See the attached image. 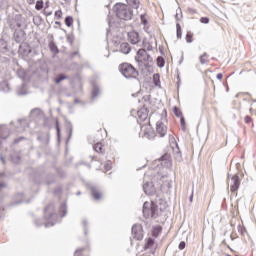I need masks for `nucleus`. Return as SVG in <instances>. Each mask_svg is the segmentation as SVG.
Masks as SVG:
<instances>
[{
  "instance_id": "nucleus-1",
  "label": "nucleus",
  "mask_w": 256,
  "mask_h": 256,
  "mask_svg": "<svg viewBox=\"0 0 256 256\" xmlns=\"http://www.w3.org/2000/svg\"><path fill=\"white\" fill-rule=\"evenodd\" d=\"M44 219L45 221H47V223L43 222L42 219H36L34 221V225L36 227H42V225H44V227L47 228V227H53V225H55V223L59 221V214L55 212V204L50 203L45 207Z\"/></svg>"
},
{
  "instance_id": "nucleus-2",
  "label": "nucleus",
  "mask_w": 256,
  "mask_h": 256,
  "mask_svg": "<svg viewBox=\"0 0 256 256\" xmlns=\"http://www.w3.org/2000/svg\"><path fill=\"white\" fill-rule=\"evenodd\" d=\"M113 11L122 21H131L133 19V8L131 6L118 2L113 6Z\"/></svg>"
},
{
  "instance_id": "nucleus-3",
  "label": "nucleus",
  "mask_w": 256,
  "mask_h": 256,
  "mask_svg": "<svg viewBox=\"0 0 256 256\" xmlns=\"http://www.w3.org/2000/svg\"><path fill=\"white\" fill-rule=\"evenodd\" d=\"M142 213L145 219H149V217L157 219V217H161V215H163V209L159 208V206H157L153 201H151V203L146 201L143 204Z\"/></svg>"
},
{
  "instance_id": "nucleus-4",
  "label": "nucleus",
  "mask_w": 256,
  "mask_h": 256,
  "mask_svg": "<svg viewBox=\"0 0 256 256\" xmlns=\"http://www.w3.org/2000/svg\"><path fill=\"white\" fill-rule=\"evenodd\" d=\"M119 71L125 79H137L139 77V71L130 63L120 64Z\"/></svg>"
},
{
  "instance_id": "nucleus-5",
  "label": "nucleus",
  "mask_w": 256,
  "mask_h": 256,
  "mask_svg": "<svg viewBox=\"0 0 256 256\" xmlns=\"http://www.w3.org/2000/svg\"><path fill=\"white\" fill-rule=\"evenodd\" d=\"M132 236L136 241L143 240V226L141 224H134L132 226Z\"/></svg>"
},
{
  "instance_id": "nucleus-6",
  "label": "nucleus",
  "mask_w": 256,
  "mask_h": 256,
  "mask_svg": "<svg viewBox=\"0 0 256 256\" xmlns=\"http://www.w3.org/2000/svg\"><path fill=\"white\" fill-rule=\"evenodd\" d=\"M230 185V191L232 193H235L236 191H239V187L241 186V178H239L238 174H235L231 177V180L229 181Z\"/></svg>"
},
{
  "instance_id": "nucleus-7",
  "label": "nucleus",
  "mask_w": 256,
  "mask_h": 256,
  "mask_svg": "<svg viewBox=\"0 0 256 256\" xmlns=\"http://www.w3.org/2000/svg\"><path fill=\"white\" fill-rule=\"evenodd\" d=\"M32 52H33V49L29 44L27 43L20 44L18 49L19 55H22L23 57H29V55H31Z\"/></svg>"
},
{
  "instance_id": "nucleus-8",
  "label": "nucleus",
  "mask_w": 256,
  "mask_h": 256,
  "mask_svg": "<svg viewBox=\"0 0 256 256\" xmlns=\"http://www.w3.org/2000/svg\"><path fill=\"white\" fill-rule=\"evenodd\" d=\"M128 41L132 45H139V43H141V37L139 36V32H128Z\"/></svg>"
},
{
  "instance_id": "nucleus-9",
  "label": "nucleus",
  "mask_w": 256,
  "mask_h": 256,
  "mask_svg": "<svg viewBox=\"0 0 256 256\" xmlns=\"http://www.w3.org/2000/svg\"><path fill=\"white\" fill-rule=\"evenodd\" d=\"M156 132L160 137H165L167 135V126L162 121H158L156 123Z\"/></svg>"
},
{
  "instance_id": "nucleus-10",
  "label": "nucleus",
  "mask_w": 256,
  "mask_h": 256,
  "mask_svg": "<svg viewBox=\"0 0 256 256\" xmlns=\"http://www.w3.org/2000/svg\"><path fill=\"white\" fill-rule=\"evenodd\" d=\"M0 53L2 55L11 54V48H9V43H7V41H5L4 39H0Z\"/></svg>"
},
{
  "instance_id": "nucleus-11",
  "label": "nucleus",
  "mask_w": 256,
  "mask_h": 256,
  "mask_svg": "<svg viewBox=\"0 0 256 256\" xmlns=\"http://www.w3.org/2000/svg\"><path fill=\"white\" fill-rule=\"evenodd\" d=\"M143 191L146 195H155V185H153V182H145Z\"/></svg>"
},
{
  "instance_id": "nucleus-12",
  "label": "nucleus",
  "mask_w": 256,
  "mask_h": 256,
  "mask_svg": "<svg viewBox=\"0 0 256 256\" xmlns=\"http://www.w3.org/2000/svg\"><path fill=\"white\" fill-rule=\"evenodd\" d=\"M17 123H18V126H17L18 133H22V131H25L27 128H29V122H27V119H18Z\"/></svg>"
},
{
  "instance_id": "nucleus-13",
  "label": "nucleus",
  "mask_w": 256,
  "mask_h": 256,
  "mask_svg": "<svg viewBox=\"0 0 256 256\" xmlns=\"http://www.w3.org/2000/svg\"><path fill=\"white\" fill-rule=\"evenodd\" d=\"M141 131L144 132V137H147L148 139H153V137H155L153 135V130H151V124L141 126Z\"/></svg>"
},
{
  "instance_id": "nucleus-14",
  "label": "nucleus",
  "mask_w": 256,
  "mask_h": 256,
  "mask_svg": "<svg viewBox=\"0 0 256 256\" xmlns=\"http://www.w3.org/2000/svg\"><path fill=\"white\" fill-rule=\"evenodd\" d=\"M90 193L96 201H99L101 199V192L99 191V187L92 185L90 186Z\"/></svg>"
},
{
  "instance_id": "nucleus-15",
  "label": "nucleus",
  "mask_w": 256,
  "mask_h": 256,
  "mask_svg": "<svg viewBox=\"0 0 256 256\" xmlns=\"http://www.w3.org/2000/svg\"><path fill=\"white\" fill-rule=\"evenodd\" d=\"M30 117L32 119H45V116L43 115V112H41V109L39 108H34L30 111Z\"/></svg>"
},
{
  "instance_id": "nucleus-16",
  "label": "nucleus",
  "mask_w": 256,
  "mask_h": 256,
  "mask_svg": "<svg viewBox=\"0 0 256 256\" xmlns=\"http://www.w3.org/2000/svg\"><path fill=\"white\" fill-rule=\"evenodd\" d=\"M92 100L95 101L97 97H99V94L101 93V90L99 89V85L92 83Z\"/></svg>"
},
{
  "instance_id": "nucleus-17",
  "label": "nucleus",
  "mask_w": 256,
  "mask_h": 256,
  "mask_svg": "<svg viewBox=\"0 0 256 256\" xmlns=\"http://www.w3.org/2000/svg\"><path fill=\"white\" fill-rule=\"evenodd\" d=\"M48 47L53 55H59V47H57L55 41L51 40L48 44Z\"/></svg>"
},
{
  "instance_id": "nucleus-18",
  "label": "nucleus",
  "mask_w": 256,
  "mask_h": 256,
  "mask_svg": "<svg viewBox=\"0 0 256 256\" xmlns=\"http://www.w3.org/2000/svg\"><path fill=\"white\" fill-rule=\"evenodd\" d=\"M120 51L121 53H124V55H129L131 53V45L127 42L122 43L120 45Z\"/></svg>"
},
{
  "instance_id": "nucleus-19",
  "label": "nucleus",
  "mask_w": 256,
  "mask_h": 256,
  "mask_svg": "<svg viewBox=\"0 0 256 256\" xmlns=\"http://www.w3.org/2000/svg\"><path fill=\"white\" fill-rule=\"evenodd\" d=\"M9 128H7V126L2 125L0 126V139H7V137H9Z\"/></svg>"
},
{
  "instance_id": "nucleus-20",
  "label": "nucleus",
  "mask_w": 256,
  "mask_h": 256,
  "mask_svg": "<svg viewBox=\"0 0 256 256\" xmlns=\"http://www.w3.org/2000/svg\"><path fill=\"white\" fill-rule=\"evenodd\" d=\"M36 73H38V77H47L49 74V69L41 66L40 68H37Z\"/></svg>"
},
{
  "instance_id": "nucleus-21",
  "label": "nucleus",
  "mask_w": 256,
  "mask_h": 256,
  "mask_svg": "<svg viewBox=\"0 0 256 256\" xmlns=\"http://www.w3.org/2000/svg\"><path fill=\"white\" fill-rule=\"evenodd\" d=\"M66 129L68 131L67 142H69V139H71V137H73V124L71 123V121L66 122Z\"/></svg>"
},
{
  "instance_id": "nucleus-22",
  "label": "nucleus",
  "mask_w": 256,
  "mask_h": 256,
  "mask_svg": "<svg viewBox=\"0 0 256 256\" xmlns=\"http://www.w3.org/2000/svg\"><path fill=\"white\" fill-rule=\"evenodd\" d=\"M65 79H69V77L63 73H60L54 78V82L56 85H59V83H61V81H65Z\"/></svg>"
},
{
  "instance_id": "nucleus-23",
  "label": "nucleus",
  "mask_w": 256,
  "mask_h": 256,
  "mask_svg": "<svg viewBox=\"0 0 256 256\" xmlns=\"http://www.w3.org/2000/svg\"><path fill=\"white\" fill-rule=\"evenodd\" d=\"M59 212L61 213V217H65L67 215V202L60 204Z\"/></svg>"
},
{
  "instance_id": "nucleus-24",
  "label": "nucleus",
  "mask_w": 256,
  "mask_h": 256,
  "mask_svg": "<svg viewBox=\"0 0 256 256\" xmlns=\"http://www.w3.org/2000/svg\"><path fill=\"white\" fill-rule=\"evenodd\" d=\"M0 89L4 91V93H9V91L11 90V88L9 87V82H7V80L2 81V83L0 84Z\"/></svg>"
},
{
  "instance_id": "nucleus-25",
  "label": "nucleus",
  "mask_w": 256,
  "mask_h": 256,
  "mask_svg": "<svg viewBox=\"0 0 256 256\" xmlns=\"http://www.w3.org/2000/svg\"><path fill=\"white\" fill-rule=\"evenodd\" d=\"M26 85L25 83H22L21 86L19 88H17V95H27V89H25Z\"/></svg>"
},
{
  "instance_id": "nucleus-26",
  "label": "nucleus",
  "mask_w": 256,
  "mask_h": 256,
  "mask_svg": "<svg viewBox=\"0 0 256 256\" xmlns=\"http://www.w3.org/2000/svg\"><path fill=\"white\" fill-rule=\"evenodd\" d=\"M182 36H183V30L181 28V24L176 23V37L177 39H181Z\"/></svg>"
},
{
  "instance_id": "nucleus-27",
  "label": "nucleus",
  "mask_w": 256,
  "mask_h": 256,
  "mask_svg": "<svg viewBox=\"0 0 256 256\" xmlns=\"http://www.w3.org/2000/svg\"><path fill=\"white\" fill-rule=\"evenodd\" d=\"M161 231H163V228H161V226H155L152 229V235L154 237H159V234L161 233Z\"/></svg>"
},
{
  "instance_id": "nucleus-28",
  "label": "nucleus",
  "mask_w": 256,
  "mask_h": 256,
  "mask_svg": "<svg viewBox=\"0 0 256 256\" xmlns=\"http://www.w3.org/2000/svg\"><path fill=\"white\" fill-rule=\"evenodd\" d=\"M53 183H55V175L48 174L46 178V185H53Z\"/></svg>"
},
{
  "instance_id": "nucleus-29",
  "label": "nucleus",
  "mask_w": 256,
  "mask_h": 256,
  "mask_svg": "<svg viewBox=\"0 0 256 256\" xmlns=\"http://www.w3.org/2000/svg\"><path fill=\"white\" fill-rule=\"evenodd\" d=\"M152 245H155V239H153V238H148V239L146 240L144 249H150V247H151Z\"/></svg>"
},
{
  "instance_id": "nucleus-30",
  "label": "nucleus",
  "mask_w": 256,
  "mask_h": 256,
  "mask_svg": "<svg viewBox=\"0 0 256 256\" xmlns=\"http://www.w3.org/2000/svg\"><path fill=\"white\" fill-rule=\"evenodd\" d=\"M93 149L96 153H103V144L98 142L93 146Z\"/></svg>"
},
{
  "instance_id": "nucleus-31",
  "label": "nucleus",
  "mask_w": 256,
  "mask_h": 256,
  "mask_svg": "<svg viewBox=\"0 0 256 256\" xmlns=\"http://www.w3.org/2000/svg\"><path fill=\"white\" fill-rule=\"evenodd\" d=\"M64 23L67 27H73V16H67Z\"/></svg>"
},
{
  "instance_id": "nucleus-32",
  "label": "nucleus",
  "mask_w": 256,
  "mask_h": 256,
  "mask_svg": "<svg viewBox=\"0 0 256 256\" xmlns=\"http://www.w3.org/2000/svg\"><path fill=\"white\" fill-rule=\"evenodd\" d=\"M16 75H17V77H19V79L25 80V77H26L27 74L25 73V70L18 69L16 71Z\"/></svg>"
},
{
  "instance_id": "nucleus-33",
  "label": "nucleus",
  "mask_w": 256,
  "mask_h": 256,
  "mask_svg": "<svg viewBox=\"0 0 256 256\" xmlns=\"http://www.w3.org/2000/svg\"><path fill=\"white\" fill-rule=\"evenodd\" d=\"M173 113H174V115H175L176 117H178V118L183 117V112H182L181 109H179V107H177V106H174V108H173Z\"/></svg>"
},
{
  "instance_id": "nucleus-34",
  "label": "nucleus",
  "mask_w": 256,
  "mask_h": 256,
  "mask_svg": "<svg viewBox=\"0 0 256 256\" xmlns=\"http://www.w3.org/2000/svg\"><path fill=\"white\" fill-rule=\"evenodd\" d=\"M82 225L84 227V235L88 236L89 235V228H88L89 222L87 221V219H84L82 221Z\"/></svg>"
},
{
  "instance_id": "nucleus-35",
  "label": "nucleus",
  "mask_w": 256,
  "mask_h": 256,
  "mask_svg": "<svg viewBox=\"0 0 256 256\" xmlns=\"http://www.w3.org/2000/svg\"><path fill=\"white\" fill-rule=\"evenodd\" d=\"M157 66L162 69V67H165V58L164 57H161L159 56L157 58Z\"/></svg>"
},
{
  "instance_id": "nucleus-36",
  "label": "nucleus",
  "mask_w": 256,
  "mask_h": 256,
  "mask_svg": "<svg viewBox=\"0 0 256 256\" xmlns=\"http://www.w3.org/2000/svg\"><path fill=\"white\" fill-rule=\"evenodd\" d=\"M5 217V208H3V198L0 197V219Z\"/></svg>"
},
{
  "instance_id": "nucleus-37",
  "label": "nucleus",
  "mask_w": 256,
  "mask_h": 256,
  "mask_svg": "<svg viewBox=\"0 0 256 256\" xmlns=\"http://www.w3.org/2000/svg\"><path fill=\"white\" fill-rule=\"evenodd\" d=\"M44 7V2L43 0H38L36 1V5H35V10L36 11H41Z\"/></svg>"
},
{
  "instance_id": "nucleus-38",
  "label": "nucleus",
  "mask_w": 256,
  "mask_h": 256,
  "mask_svg": "<svg viewBox=\"0 0 256 256\" xmlns=\"http://www.w3.org/2000/svg\"><path fill=\"white\" fill-rule=\"evenodd\" d=\"M10 159L12 163H15L16 165L21 162V156L19 155H12Z\"/></svg>"
},
{
  "instance_id": "nucleus-39",
  "label": "nucleus",
  "mask_w": 256,
  "mask_h": 256,
  "mask_svg": "<svg viewBox=\"0 0 256 256\" xmlns=\"http://www.w3.org/2000/svg\"><path fill=\"white\" fill-rule=\"evenodd\" d=\"M153 81H154V85L156 87H159V85L161 84V81L159 80V74H154L153 75Z\"/></svg>"
},
{
  "instance_id": "nucleus-40",
  "label": "nucleus",
  "mask_w": 256,
  "mask_h": 256,
  "mask_svg": "<svg viewBox=\"0 0 256 256\" xmlns=\"http://www.w3.org/2000/svg\"><path fill=\"white\" fill-rule=\"evenodd\" d=\"M137 55H138V57H143V59H145V57H146V55H147V50H145V49H139V50L137 51Z\"/></svg>"
},
{
  "instance_id": "nucleus-41",
  "label": "nucleus",
  "mask_w": 256,
  "mask_h": 256,
  "mask_svg": "<svg viewBox=\"0 0 256 256\" xmlns=\"http://www.w3.org/2000/svg\"><path fill=\"white\" fill-rule=\"evenodd\" d=\"M186 42L187 43H193V33L187 32V34H186Z\"/></svg>"
},
{
  "instance_id": "nucleus-42",
  "label": "nucleus",
  "mask_w": 256,
  "mask_h": 256,
  "mask_svg": "<svg viewBox=\"0 0 256 256\" xmlns=\"http://www.w3.org/2000/svg\"><path fill=\"white\" fill-rule=\"evenodd\" d=\"M56 132H57V139H61V128L59 127V121H56Z\"/></svg>"
},
{
  "instance_id": "nucleus-43",
  "label": "nucleus",
  "mask_w": 256,
  "mask_h": 256,
  "mask_svg": "<svg viewBox=\"0 0 256 256\" xmlns=\"http://www.w3.org/2000/svg\"><path fill=\"white\" fill-rule=\"evenodd\" d=\"M180 124H181V127H182V131H186V123H185V117L184 116H181L180 117Z\"/></svg>"
},
{
  "instance_id": "nucleus-44",
  "label": "nucleus",
  "mask_w": 256,
  "mask_h": 256,
  "mask_svg": "<svg viewBox=\"0 0 256 256\" xmlns=\"http://www.w3.org/2000/svg\"><path fill=\"white\" fill-rule=\"evenodd\" d=\"M170 157L171 156L168 153H166V154H163L158 160L159 161H169Z\"/></svg>"
},
{
  "instance_id": "nucleus-45",
  "label": "nucleus",
  "mask_w": 256,
  "mask_h": 256,
  "mask_svg": "<svg viewBox=\"0 0 256 256\" xmlns=\"http://www.w3.org/2000/svg\"><path fill=\"white\" fill-rule=\"evenodd\" d=\"M141 23L142 25H147L149 22L147 21V18H145V14L140 15Z\"/></svg>"
},
{
  "instance_id": "nucleus-46",
  "label": "nucleus",
  "mask_w": 256,
  "mask_h": 256,
  "mask_svg": "<svg viewBox=\"0 0 256 256\" xmlns=\"http://www.w3.org/2000/svg\"><path fill=\"white\" fill-rule=\"evenodd\" d=\"M128 4H132L135 6V9L139 8V5H137V0H126Z\"/></svg>"
},
{
  "instance_id": "nucleus-47",
  "label": "nucleus",
  "mask_w": 256,
  "mask_h": 256,
  "mask_svg": "<svg viewBox=\"0 0 256 256\" xmlns=\"http://www.w3.org/2000/svg\"><path fill=\"white\" fill-rule=\"evenodd\" d=\"M83 251H85V248H78L75 251L74 256H81V253H83Z\"/></svg>"
},
{
  "instance_id": "nucleus-48",
  "label": "nucleus",
  "mask_w": 256,
  "mask_h": 256,
  "mask_svg": "<svg viewBox=\"0 0 256 256\" xmlns=\"http://www.w3.org/2000/svg\"><path fill=\"white\" fill-rule=\"evenodd\" d=\"M200 23H203L204 25H207L209 23V17H201Z\"/></svg>"
},
{
  "instance_id": "nucleus-49",
  "label": "nucleus",
  "mask_w": 256,
  "mask_h": 256,
  "mask_svg": "<svg viewBox=\"0 0 256 256\" xmlns=\"http://www.w3.org/2000/svg\"><path fill=\"white\" fill-rule=\"evenodd\" d=\"M55 17H56L57 19H62V17H63V12H62L61 10L56 11V12H55Z\"/></svg>"
},
{
  "instance_id": "nucleus-50",
  "label": "nucleus",
  "mask_w": 256,
  "mask_h": 256,
  "mask_svg": "<svg viewBox=\"0 0 256 256\" xmlns=\"http://www.w3.org/2000/svg\"><path fill=\"white\" fill-rule=\"evenodd\" d=\"M104 168L106 171H111L112 166H111V161H107L106 164L104 165Z\"/></svg>"
},
{
  "instance_id": "nucleus-51",
  "label": "nucleus",
  "mask_w": 256,
  "mask_h": 256,
  "mask_svg": "<svg viewBox=\"0 0 256 256\" xmlns=\"http://www.w3.org/2000/svg\"><path fill=\"white\" fill-rule=\"evenodd\" d=\"M200 63L201 65H206V63H209V59H206L203 56H200Z\"/></svg>"
},
{
  "instance_id": "nucleus-52",
  "label": "nucleus",
  "mask_w": 256,
  "mask_h": 256,
  "mask_svg": "<svg viewBox=\"0 0 256 256\" xmlns=\"http://www.w3.org/2000/svg\"><path fill=\"white\" fill-rule=\"evenodd\" d=\"M185 247H186L185 241H181L178 245V248L180 249V251H183V249H185Z\"/></svg>"
},
{
  "instance_id": "nucleus-53",
  "label": "nucleus",
  "mask_w": 256,
  "mask_h": 256,
  "mask_svg": "<svg viewBox=\"0 0 256 256\" xmlns=\"http://www.w3.org/2000/svg\"><path fill=\"white\" fill-rule=\"evenodd\" d=\"M244 121H245V123H247V125H249V123H251V121H253V119H251V116H245Z\"/></svg>"
},
{
  "instance_id": "nucleus-54",
  "label": "nucleus",
  "mask_w": 256,
  "mask_h": 256,
  "mask_svg": "<svg viewBox=\"0 0 256 256\" xmlns=\"http://www.w3.org/2000/svg\"><path fill=\"white\" fill-rule=\"evenodd\" d=\"M23 139H25L24 137H20L14 140V145H17L18 143H21V141H23Z\"/></svg>"
},
{
  "instance_id": "nucleus-55",
  "label": "nucleus",
  "mask_w": 256,
  "mask_h": 256,
  "mask_svg": "<svg viewBox=\"0 0 256 256\" xmlns=\"http://www.w3.org/2000/svg\"><path fill=\"white\" fill-rule=\"evenodd\" d=\"M77 55H79V51L72 52L70 54V57H71V59H75V57H77Z\"/></svg>"
},
{
  "instance_id": "nucleus-56",
  "label": "nucleus",
  "mask_w": 256,
  "mask_h": 256,
  "mask_svg": "<svg viewBox=\"0 0 256 256\" xmlns=\"http://www.w3.org/2000/svg\"><path fill=\"white\" fill-rule=\"evenodd\" d=\"M176 153H177V157H179L181 159V150L179 149V145L176 144Z\"/></svg>"
},
{
  "instance_id": "nucleus-57",
  "label": "nucleus",
  "mask_w": 256,
  "mask_h": 256,
  "mask_svg": "<svg viewBox=\"0 0 256 256\" xmlns=\"http://www.w3.org/2000/svg\"><path fill=\"white\" fill-rule=\"evenodd\" d=\"M216 79H218V81H221V79H223V73H218L216 75Z\"/></svg>"
},
{
  "instance_id": "nucleus-58",
  "label": "nucleus",
  "mask_w": 256,
  "mask_h": 256,
  "mask_svg": "<svg viewBox=\"0 0 256 256\" xmlns=\"http://www.w3.org/2000/svg\"><path fill=\"white\" fill-rule=\"evenodd\" d=\"M14 37H15V41L17 43H19L21 41V39H19V33H15Z\"/></svg>"
},
{
  "instance_id": "nucleus-59",
  "label": "nucleus",
  "mask_w": 256,
  "mask_h": 256,
  "mask_svg": "<svg viewBox=\"0 0 256 256\" xmlns=\"http://www.w3.org/2000/svg\"><path fill=\"white\" fill-rule=\"evenodd\" d=\"M175 19L176 21H181V18H179V10H176Z\"/></svg>"
},
{
  "instance_id": "nucleus-60",
  "label": "nucleus",
  "mask_w": 256,
  "mask_h": 256,
  "mask_svg": "<svg viewBox=\"0 0 256 256\" xmlns=\"http://www.w3.org/2000/svg\"><path fill=\"white\" fill-rule=\"evenodd\" d=\"M5 187H7V184L5 182H1L0 183V191H1V189H5Z\"/></svg>"
},
{
  "instance_id": "nucleus-61",
  "label": "nucleus",
  "mask_w": 256,
  "mask_h": 256,
  "mask_svg": "<svg viewBox=\"0 0 256 256\" xmlns=\"http://www.w3.org/2000/svg\"><path fill=\"white\" fill-rule=\"evenodd\" d=\"M5 7V0H0V9H3Z\"/></svg>"
},
{
  "instance_id": "nucleus-62",
  "label": "nucleus",
  "mask_w": 256,
  "mask_h": 256,
  "mask_svg": "<svg viewBox=\"0 0 256 256\" xmlns=\"http://www.w3.org/2000/svg\"><path fill=\"white\" fill-rule=\"evenodd\" d=\"M143 59L145 61H149L151 59V55L147 54Z\"/></svg>"
},
{
  "instance_id": "nucleus-63",
  "label": "nucleus",
  "mask_w": 256,
  "mask_h": 256,
  "mask_svg": "<svg viewBox=\"0 0 256 256\" xmlns=\"http://www.w3.org/2000/svg\"><path fill=\"white\" fill-rule=\"evenodd\" d=\"M67 41L68 43L73 44V38H71V36H67Z\"/></svg>"
},
{
  "instance_id": "nucleus-64",
  "label": "nucleus",
  "mask_w": 256,
  "mask_h": 256,
  "mask_svg": "<svg viewBox=\"0 0 256 256\" xmlns=\"http://www.w3.org/2000/svg\"><path fill=\"white\" fill-rule=\"evenodd\" d=\"M21 203H23V200L16 201L12 205H21Z\"/></svg>"
}]
</instances>
